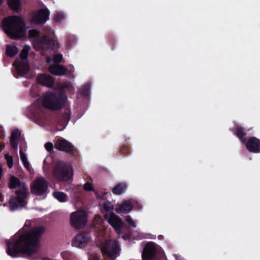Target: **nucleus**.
Masks as SVG:
<instances>
[{
	"label": "nucleus",
	"instance_id": "nucleus-32",
	"mask_svg": "<svg viewBox=\"0 0 260 260\" xmlns=\"http://www.w3.org/2000/svg\"><path fill=\"white\" fill-rule=\"evenodd\" d=\"M63 59V56L61 54H55L53 58L54 64H59Z\"/></svg>",
	"mask_w": 260,
	"mask_h": 260
},
{
	"label": "nucleus",
	"instance_id": "nucleus-27",
	"mask_svg": "<svg viewBox=\"0 0 260 260\" xmlns=\"http://www.w3.org/2000/svg\"><path fill=\"white\" fill-rule=\"evenodd\" d=\"M53 196L55 199L60 202H65L68 200L67 194L61 191H54L53 193Z\"/></svg>",
	"mask_w": 260,
	"mask_h": 260
},
{
	"label": "nucleus",
	"instance_id": "nucleus-3",
	"mask_svg": "<svg viewBox=\"0 0 260 260\" xmlns=\"http://www.w3.org/2000/svg\"><path fill=\"white\" fill-rule=\"evenodd\" d=\"M67 100L66 95L62 92L48 91L44 94L42 103L43 107L51 111L61 110Z\"/></svg>",
	"mask_w": 260,
	"mask_h": 260
},
{
	"label": "nucleus",
	"instance_id": "nucleus-19",
	"mask_svg": "<svg viewBox=\"0 0 260 260\" xmlns=\"http://www.w3.org/2000/svg\"><path fill=\"white\" fill-rule=\"evenodd\" d=\"M37 81L38 83L48 87H52L54 84V79L52 76L43 74L38 76Z\"/></svg>",
	"mask_w": 260,
	"mask_h": 260
},
{
	"label": "nucleus",
	"instance_id": "nucleus-25",
	"mask_svg": "<svg viewBox=\"0 0 260 260\" xmlns=\"http://www.w3.org/2000/svg\"><path fill=\"white\" fill-rule=\"evenodd\" d=\"M18 49L14 45H7L6 49V54L7 56L12 57L18 52Z\"/></svg>",
	"mask_w": 260,
	"mask_h": 260
},
{
	"label": "nucleus",
	"instance_id": "nucleus-7",
	"mask_svg": "<svg viewBox=\"0 0 260 260\" xmlns=\"http://www.w3.org/2000/svg\"><path fill=\"white\" fill-rule=\"evenodd\" d=\"M15 193L16 197L12 198L9 201L10 207L12 210L24 206L25 200L28 196V190H17Z\"/></svg>",
	"mask_w": 260,
	"mask_h": 260
},
{
	"label": "nucleus",
	"instance_id": "nucleus-22",
	"mask_svg": "<svg viewBox=\"0 0 260 260\" xmlns=\"http://www.w3.org/2000/svg\"><path fill=\"white\" fill-rule=\"evenodd\" d=\"M133 208V205L132 202L129 200H124L121 204L119 205L118 208H116L115 211L118 213L127 214Z\"/></svg>",
	"mask_w": 260,
	"mask_h": 260
},
{
	"label": "nucleus",
	"instance_id": "nucleus-12",
	"mask_svg": "<svg viewBox=\"0 0 260 260\" xmlns=\"http://www.w3.org/2000/svg\"><path fill=\"white\" fill-rule=\"evenodd\" d=\"M157 250L153 242L147 243L142 254V260H154L156 256Z\"/></svg>",
	"mask_w": 260,
	"mask_h": 260
},
{
	"label": "nucleus",
	"instance_id": "nucleus-23",
	"mask_svg": "<svg viewBox=\"0 0 260 260\" xmlns=\"http://www.w3.org/2000/svg\"><path fill=\"white\" fill-rule=\"evenodd\" d=\"M20 137V132L18 130H14L12 132L10 137V143L11 147L17 149L19 139Z\"/></svg>",
	"mask_w": 260,
	"mask_h": 260
},
{
	"label": "nucleus",
	"instance_id": "nucleus-41",
	"mask_svg": "<svg viewBox=\"0 0 260 260\" xmlns=\"http://www.w3.org/2000/svg\"><path fill=\"white\" fill-rule=\"evenodd\" d=\"M89 260H100V258L98 257V256L95 255H93L90 257Z\"/></svg>",
	"mask_w": 260,
	"mask_h": 260
},
{
	"label": "nucleus",
	"instance_id": "nucleus-4",
	"mask_svg": "<svg viewBox=\"0 0 260 260\" xmlns=\"http://www.w3.org/2000/svg\"><path fill=\"white\" fill-rule=\"evenodd\" d=\"M53 175L58 181H68L73 177V169L70 164L63 161H59L54 167Z\"/></svg>",
	"mask_w": 260,
	"mask_h": 260
},
{
	"label": "nucleus",
	"instance_id": "nucleus-48",
	"mask_svg": "<svg viewBox=\"0 0 260 260\" xmlns=\"http://www.w3.org/2000/svg\"><path fill=\"white\" fill-rule=\"evenodd\" d=\"M3 0H0V5L3 3Z\"/></svg>",
	"mask_w": 260,
	"mask_h": 260
},
{
	"label": "nucleus",
	"instance_id": "nucleus-42",
	"mask_svg": "<svg viewBox=\"0 0 260 260\" xmlns=\"http://www.w3.org/2000/svg\"><path fill=\"white\" fill-rule=\"evenodd\" d=\"M52 61V59L51 57L48 56L46 58V62L49 63H50Z\"/></svg>",
	"mask_w": 260,
	"mask_h": 260
},
{
	"label": "nucleus",
	"instance_id": "nucleus-46",
	"mask_svg": "<svg viewBox=\"0 0 260 260\" xmlns=\"http://www.w3.org/2000/svg\"><path fill=\"white\" fill-rule=\"evenodd\" d=\"M3 175V170L0 171V180L2 179Z\"/></svg>",
	"mask_w": 260,
	"mask_h": 260
},
{
	"label": "nucleus",
	"instance_id": "nucleus-10",
	"mask_svg": "<svg viewBox=\"0 0 260 260\" xmlns=\"http://www.w3.org/2000/svg\"><path fill=\"white\" fill-rule=\"evenodd\" d=\"M55 147L60 151L66 152L74 156L77 154V151L74 145L65 139H61L56 141Z\"/></svg>",
	"mask_w": 260,
	"mask_h": 260
},
{
	"label": "nucleus",
	"instance_id": "nucleus-8",
	"mask_svg": "<svg viewBox=\"0 0 260 260\" xmlns=\"http://www.w3.org/2000/svg\"><path fill=\"white\" fill-rule=\"evenodd\" d=\"M37 41L42 49L57 50L59 48V43L48 36L44 35L38 37Z\"/></svg>",
	"mask_w": 260,
	"mask_h": 260
},
{
	"label": "nucleus",
	"instance_id": "nucleus-38",
	"mask_svg": "<svg viewBox=\"0 0 260 260\" xmlns=\"http://www.w3.org/2000/svg\"><path fill=\"white\" fill-rule=\"evenodd\" d=\"M45 149L49 152L52 151L53 145L51 142H47L45 144Z\"/></svg>",
	"mask_w": 260,
	"mask_h": 260
},
{
	"label": "nucleus",
	"instance_id": "nucleus-1",
	"mask_svg": "<svg viewBox=\"0 0 260 260\" xmlns=\"http://www.w3.org/2000/svg\"><path fill=\"white\" fill-rule=\"evenodd\" d=\"M23 233L14 242L8 241L7 253L15 257L19 253L31 256L32 253V226L31 221L27 220L22 229Z\"/></svg>",
	"mask_w": 260,
	"mask_h": 260
},
{
	"label": "nucleus",
	"instance_id": "nucleus-49",
	"mask_svg": "<svg viewBox=\"0 0 260 260\" xmlns=\"http://www.w3.org/2000/svg\"><path fill=\"white\" fill-rule=\"evenodd\" d=\"M104 196H105V195L104 194V195L103 196V197H102V199H105V197H104Z\"/></svg>",
	"mask_w": 260,
	"mask_h": 260
},
{
	"label": "nucleus",
	"instance_id": "nucleus-15",
	"mask_svg": "<svg viewBox=\"0 0 260 260\" xmlns=\"http://www.w3.org/2000/svg\"><path fill=\"white\" fill-rule=\"evenodd\" d=\"M47 188V182L43 178H39L34 181V194L42 195L46 192Z\"/></svg>",
	"mask_w": 260,
	"mask_h": 260
},
{
	"label": "nucleus",
	"instance_id": "nucleus-5",
	"mask_svg": "<svg viewBox=\"0 0 260 260\" xmlns=\"http://www.w3.org/2000/svg\"><path fill=\"white\" fill-rule=\"evenodd\" d=\"M30 50L29 46L25 45L19 57L14 63L16 67L17 72L21 76H26L30 69L27 61L28 52Z\"/></svg>",
	"mask_w": 260,
	"mask_h": 260
},
{
	"label": "nucleus",
	"instance_id": "nucleus-39",
	"mask_svg": "<svg viewBox=\"0 0 260 260\" xmlns=\"http://www.w3.org/2000/svg\"><path fill=\"white\" fill-rule=\"evenodd\" d=\"M108 40L110 44L111 45L112 49H113L115 42L114 38L112 36L110 35L108 37Z\"/></svg>",
	"mask_w": 260,
	"mask_h": 260
},
{
	"label": "nucleus",
	"instance_id": "nucleus-2",
	"mask_svg": "<svg viewBox=\"0 0 260 260\" xmlns=\"http://www.w3.org/2000/svg\"><path fill=\"white\" fill-rule=\"evenodd\" d=\"M5 32L12 39H17L26 37L27 27L23 20L18 17L12 16L5 18L3 21Z\"/></svg>",
	"mask_w": 260,
	"mask_h": 260
},
{
	"label": "nucleus",
	"instance_id": "nucleus-6",
	"mask_svg": "<svg viewBox=\"0 0 260 260\" xmlns=\"http://www.w3.org/2000/svg\"><path fill=\"white\" fill-rule=\"evenodd\" d=\"M87 221V214L83 210L72 212L70 215L71 225L76 229L83 228Z\"/></svg>",
	"mask_w": 260,
	"mask_h": 260
},
{
	"label": "nucleus",
	"instance_id": "nucleus-26",
	"mask_svg": "<svg viewBox=\"0 0 260 260\" xmlns=\"http://www.w3.org/2000/svg\"><path fill=\"white\" fill-rule=\"evenodd\" d=\"M126 185L124 183H119L112 189V192L115 194H120L124 192L126 189Z\"/></svg>",
	"mask_w": 260,
	"mask_h": 260
},
{
	"label": "nucleus",
	"instance_id": "nucleus-29",
	"mask_svg": "<svg viewBox=\"0 0 260 260\" xmlns=\"http://www.w3.org/2000/svg\"><path fill=\"white\" fill-rule=\"evenodd\" d=\"M103 209L107 213L113 212L114 206L111 202L108 201H106L103 204Z\"/></svg>",
	"mask_w": 260,
	"mask_h": 260
},
{
	"label": "nucleus",
	"instance_id": "nucleus-45",
	"mask_svg": "<svg viewBox=\"0 0 260 260\" xmlns=\"http://www.w3.org/2000/svg\"><path fill=\"white\" fill-rule=\"evenodd\" d=\"M30 82H28L27 81H26L24 82V85L26 87H27L28 86V85L30 84Z\"/></svg>",
	"mask_w": 260,
	"mask_h": 260
},
{
	"label": "nucleus",
	"instance_id": "nucleus-24",
	"mask_svg": "<svg viewBox=\"0 0 260 260\" xmlns=\"http://www.w3.org/2000/svg\"><path fill=\"white\" fill-rule=\"evenodd\" d=\"M71 119L70 111L68 110H65L64 112L58 118V122L62 125H67Z\"/></svg>",
	"mask_w": 260,
	"mask_h": 260
},
{
	"label": "nucleus",
	"instance_id": "nucleus-44",
	"mask_svg": "<svg viewBox=\"0 0 260 260\" xmlns=\"http://www.w3.org/2000/svg\"><path fill=\"white\" fill-rule=\"evenodd\" d=\"M29 38H31V37L32 36V30L31 29H30L29 30Z\"/></svg>",
	"mask_w": 260,
	"mask_h": 260
},
{
	"label": "nucleus",
	"instance_id": "nucleus-35",
	"mask_svg": "<svg viewBox=\"0 0 260 260\" xmlns=\"http://www.w3.org/2000/svg\"><path fill=\"white\" fill-rule=\"evenodd\" d=\"M119 153L120 155H127L129 153V149L127 146H123L121 147Z\"/></svg>",
	"mask_w": 260,
	"mask_h": 260
},
{
	"label": "nucleus",
	"instance_id": "nucleus-13",
	"mask_svg": "<svg viewBox=\"0 0 260 260\" xmlns=\"http://www.w3.org/2000/svg\"><path fill=\"white\" fill-rule=\"evenodd\" d=\"M118 248L117 242L114 241L112 243L111 241H107L103 244L102 251L104 254L113 258L116 254Z\"/></svg>",
	"mask_w": 260,
	"mask_h": 260
},
{
	"label": "nucleus",
	"instance_id": "nucleus-28",
	"mask_svg": "<svg viewBox=\"0 0 260 260\" xmlns=\"http://www.w3.org/2000/svg\"><path fill=\"white\" fill-rule=\"evenodd\" d=\"M7 3L9 6L15 11L17 12L20 9V0H8Z\"/></svg>",
	"mask_w": 260,
	"mask_h": 260
},
{
	"label": "nucleus",
	"instance_id": "nucleus-14",
	"mask_svg": "<svg viewBox=\"0 0 260 260\" xmlns=\"http://www.w3.org/2000/svg\"><path fill=\"white\" fill-rule=\"evenodd\" d=\"M249 152L253 153H260V139L255 137L249 138L245 143Z\"/></svg>",
	"mask_w": 260,
	"mask_h": 260
},
{
	"label": "nucleus",
	"instance_id": "nucleus-9",
	"mask_svg": "<svg viewBox=\"0 0 260 260\" xmlns=\"http://www.w3.org/2000/svg\"><path fill=\"white\" fill-rule=\"evenodd\" d=\"M104 217L114 229L115 232L120 234L121 229L123 226V222L121 219L114 212L106 213L104 214Z\"/></svg>",
	"mask_w": 260,
	"mask_h": 260
},
{
	"label": "nucleus",
	"instance_id": "nucleus-33",
	"mask_svg": "<svg viewBox=\"0 0 260 260\" xmlns=\"http://www.w3.org/2000/svg\"><path fill=\"white\" fill-rule=\"evenodd\" d=\"M64 17L63 13L59 12L54 14V20L55 22H60Z\"/></svg>",
	"mask_w": 260,
	"mask_h": 260
},
{
	"label": "nucleus",
	"instance_id": "nucleus-34",
	"mask_svg": "<svg viewBox=\"0 0 260 260\" xmlns=\"http://www.w3.org/2000/svg\"><path fill=\"white\" fill-rule=\"evenodd\" d=\"M5 159L7 160L8 166L9 168H11L13 166V157L9 154H6L5 155Z\"/></svg>",
	"mask_w": 260,
	"mask_h": 260
},
{
	"label": "nucleus",
	"instance_id": "nucleus-11",
	"mask_svg": "<svg viewBox=\"0 0 260 260\" xmlns=\"http://www.w3.org/2000/svg\"><path fill=\"white\" fill-rule=\"evenodd\" d=\"M50 14V11L45 6L34 13V24H44L49 19Z\"/></svg>",
	"mask_w": 260,
	"mask_h": 260
},
{
	"label": "nucleus",
	"instance_id": "nucleus-16",
	"mask_svg": "<svg viewBox=\"0 0 260 260\" xmlns=\"http://www.w3.org/2000/svg\"><path fill=\"white\" fill-rule=\"evenodd\" d=\"M90 240V237L85 233H79L76 235L72 241L73 246L82 248L85 247Z\"/></svg>",
	"mask_w": 260,
	"mask_h": 260
},
{
	"label": "nucleus",
	"instance_id": "nucleus-36",
	"mask_svg": "<svg viewBox=\"0 0 260 260\" xmlns=\"http://www.w3.org/2000/svg\"><path fill=\"white\" fill-rule=\"evenodd\" d=\"M125 221L127 222V223L133 226V227H134L135 228L136 226V225L134 222V221L133 220V219H132V218L131 217V216L129 215H127L125 217Z\"/></svg>",
	"mask_w": 260,
	"mask_h": 260
},
{
	"label": "nucleus",
	"instance_id": "nucleus-37",
	"mask_svg": "<svg viewBox=\"0 0 260 260\" xmlns=\"http://www.w3.org/2000/svg\"><path fill=\"white\" fill-rule=\"evenodd\" d=\"M83 188L84 190L86 191H93L94 190V187L92 185V184L87 182L85 183L83 186Z\"/></svg>",
	"mask_w": 260,
	"mask_h": 260
},
{
	"label": "nucleus",
	"instance_id": "nucleus-20",
	"mask_svg": "<svg viewBox=\"0 0 260 260\" xmlns=\"http://www.w3.org/2000/svg\"><path fill=\"white\" fill-rule=\"evenodd\" d=\"M8 187L10 189H15L18 187L17 190H28L25 184L21 183L20 179L13 175L10 177L9 181L8 183Z\"/></svg>",
	"mask_w": 260,
	"mask_h": 260
},
{
	"label": "nucleus",
	"instance_id": "nucleus-21",
	"mask_svg": "<svg viewBox=\"0 0 260 260\" xmlns=\"http://www.w3.org/2000/svg\"><path fill=\"white\" fill-rule=\"evenodd\" d=\"M234 134L241 141L242 143H245L247 140L246 138L247 133L244 128L237 124L232 129Z\"/></svg>",
	"mask_w": 260,
	"mask_h": 260
},
{
	"label": "nucleus",
	"instance_id": "nucleus-43",
	"mask_svg": "<svg viewBox=\"0 0 260 260\" xmlns=\"http://www.w3.org/2000/svg\"><path fill=\"white\" fill-rule=\"evenodd\" d=\"M4 197L3 195L2 194L1 192H0V201L3 202L4 201Z\"/></svg>",
	"mask_w": 260,
	"mask_h": 260
},
{
	"label": "nucleus",
	"instance_id": "nucleus-40",
	"mask_svg": "<svg viewBox=\"0 0 260 260\" xmlns=\"http://www.w3.org/2000/svg\"><path fill=\"white\" fill-rule=\"evenodd\" d=\"M39 33L40 32L37 29L34 28V42H35L36 37L38 36ZM35 48V44L34 43V48Z\"/></svg>",
	"mask_w": 260,
	"mask_h": 260
},
{
	"label": "nucleus",
	"instance_id": "nucleus-31",
	"mask_svg": "<svg viewBox=\"0 0 260 260\" xmlns=\"http://www.w3.org/2000/svg\"><path fill=\"white\" fill-rule=\"evenodd\" d=\"M20 155L21 160L22 161L24 166L27 169L28 171H30V168L29 166V163L27 160L25 154L22 152L21 149L20 151Z\"/></svg>",
	"mask_w": 260,
	"mask_h": 260
},
{
	"label": "nucleus",
	"instance_id": "nucleus-17",
	"mask_svg": "<svg viewBox=\"0 0 260 260\" xmlns=\"http://www.w3.org/2000/svg\"><path fill=\"white\" fill-rule=\"evenodd\" d=\"M45 231V228L44 226L34 227V259H35V254L40 247V238Z\"/></svg>",
	"mask_w": 260,
	"mask_h": 260
},
{
	"label": "nucleus",
	"instance_id": "nucleus-30",
	"mask_svg": "<svg viewBox=\"0 0 260 260\" xmlns=\"http://www.w3.org/2000/svg\"><path fill=\"white\" fill-rule=\"evenodd\" d=\"M89 84H86L83 86L80 89L79 91L80 95L82 96L86 97L88 95L89 91Z\"/></svg>",
	"mask_w": 260,
	"mask_h": 260
},
{
	"label": "nucleus",
	"instance_id": "nucleus-47",
	"mask_svg": "<svg viewBox=\"0 0 260 260\" xmlns=\"http://www.w3.org/2000/svg\"><path fill=\"white\" fill-rule=\"evenodd\" d=\"M4 146H2L0 145V152L3 149Z\"/></svg>",
	"mask_w": 260,
	"mask_h": 260
},
{
	"label": "nucleus",
	"instance_id": "nucleus-18",
	"mask_svg": "<svg viewBox=\"0 0 260 260\" xmlns=\"http://www.w3.org/2000/svg\"><path fill=\"white\" fill-rule=\"evenodd\" d=\"M49 72L56 76H63L68 72V74L74 72V70H68L66 67L60 64H53L48 68Z\"/></svg>",
	"mask_w": 260,
	"mask_h": 260
}]
</instances>
